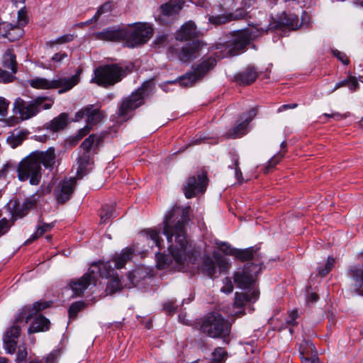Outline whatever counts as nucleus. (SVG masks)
Instances as JSON below:
<instances>
[{"label": "nucleus", "instance_id": "obj_1", "mask_svg": "<svg viewBox=\"0 0 363 363\" xmlns=\"http://www.w3.org/2000/svg\"><path fill=\"white\" fill-rule=\"evenodd\" d=\"M189 211V206L181 207L176 205L165 215L163 234L169 243V255L156 254L159 269L187 271L199 268L201 252L186 238L185 227L190 220Z\"/></svg>", "mask_w": 363, "mask_h": 363}, {"label": "nucleus", "instance_id": "obj_2", "mask_svg": "<svg viewBox=\"0 0 363 363\" xmlns=\"http://www.w3.org/2000/svg\"><path fill=\"white\" fill-rule=\"evenodd\" d=\"M255 33L254 28H247L220 38L216 44L211 48V51H213V54L209 56L204 55L199 63L192 67L198 79H203L216 67L218 60L243 52L256 37Z\"/></svg>", "mask_w": 363, "mask_h": 363}, {"label": "nucleus", "instance_id": "obj_3", "mask_svg": "<svg viewBox=\"0 0 363 363\" xmlns=\"http://www.w3.org/2000/svg\"><path fill=\"white\" fill-rule=\"evenodd\" d=\"M52 303V301H39L32 305L25 306L18 311L13 325L6 330L3 337L4 347L7 353L11 354L15 353L21 325L28 323L33 318V320L28 329L29 334L49 330L50 320L43 315L38 313L50 307Z\"/></svg>", "mask_w": 363, "mask_h": 363}, {"label": "nucleus", "instance_id": "obj_4", "mask_svg": "<svg viewBox=\"0 0 363 363\" xmlns=\"http://www.w3.org/2000/svg\"><path fill=\"white\" fill-rule=\"evenodd\" d=\"M55 162L56 155L54 147H49L46 151H34L18 164V179L21 182L29 180L31 185H38L43 174L41 164L45 169L52 170Z\"/></svg>", "mask_w": 363, "mask_h": 363}, {"label": "nucleus", "instance_id": "obj_5", "mask_svg": "<svg viewBox=\"0 0 363 363\" xmlns=\"http://www.w3.org/2000/svg\"><path fill=\"white\" fill-rule=\"evenodd\" d=\"M113 273V268L110 262H94L80 279L72 280L69 286L73 296H82L90 285H96L98 277H108Z\"/></svg>", "mask_w": 363, "mask_h": 363}, {"label": "nucleus", "instance_id": "obj_6", "mask_svg": "<svg viewBox=\"0 0 363 363\" xmlns=\"http://www.w3.org/2000/svg\"><path fill=\"white\" fill-rule=\"evenodd\" d=\"M232 324L220 313L211 312L206 314L201 320L200 331L214 339H222L225 344L230 342V334Z\"/></svg>", "mask_w": 363, "mask_h": 363}, {"label": "nucleus", "instance_id": "obj_7", "mask_svg": "<svg viewBox=\"0 0 363 363\" xmlns=\"http://www.w3.org/2000/svg\"><path fill=\"white\" fill-rule=\"evenodd\" d=\"M53 104V98L46 96H38L30 101L17 98L13 103V111L19 115L21 120H28L35 116L42 108H51Z\"/></svg>", "mask_w": 363, "mask_h": 363}, {"label": "nucleus", "instance_id": "obj_8", "mask_svg": "<svg viewBox=\"0 0 363 363\" xmlns=\"http://www.w3.org/2000/svg\"><path fill=\"white\" fill-rule=\"evenodd\" d=\"M128 67L121 63L101 65L94 69L91 82L100 86L108 88L120 82L128 74Z\"/></svg>", "mask_w": 363, "mask_h": 363}, {"label": "nucleus", "instance_id": "obj_9", "mask_svg": "<svg viewBox=\"0 0 363 363\" xmlns=\"http://www.w3.org/2000/svg\"><path fill=\"white\" fill-rule=\"evenodd\" d=\"M102 137L96 134L90 135L80 145L82 153L77 158V176L82 177L88 173L89 166L93 164L94 155L99 152Z\"/></svg>", "mask_w": 363, "mask_h": 363}, {"label": "nucleus", "instance_id": "obj_10", "mask_svg": "<svg viewBox=\"0 0 363 363\" xmlns=\"http://www.w3.org/2000/svg\"><path fill=\"white\" fill-rule=\"evenodd\" d=\"M80 70L71 77H60L52 80L35 77L28 81L30 86L38 89H60L58 94H63L72 89L79 82Z\"/></svg>", "mask_w": 363, "mask_h": 363}, {"label": "nucleus", "instance_id": "obj_11", "mask_svg": "<svg viewBox=\"0 0 363 363\" xmlns=\"http://www.w3.org/2000/svg\"><path fill=\"white\" fill-rule=\"evenodd\" d=\"M125 45L128 48H135L146 43L152 36L153 29L146 23H136L125 27Z\"/></svg>", "mask_w": 363, "mask_h": 363}, {"label": "nucleus", "instance_id": "obj_12", "mask_svg": "<svg viewBox=\"0 0 363 363\" xmlns=\"http://www.w3.org/2000/svg\"><path fill=\"white\" fill-rule=\"evenodd\" d=\"M262 270V263L247 262L242 268L234 274V282L241 289L250 288L255 281V277Z\"/></svg>", "mask_w": 363, "mask_h": 363}, {"label": "nucleus", "instance_id": "obj_13", "mask_svg": "<svg viewBox=\"0 0 363 363\" xmlns=\"http://www.w3.org/2000/svg\"><path fill=\"white\" fill-rule=\"evenodd\" d=\"M144 91L141 87L123 99L117 111V117L122 121H128L134 111L144 104Z\"/></svg>", "mask_w": 363, "mask_h": 363}, {"label": "nucleus", "instance_id": "obj_14", "mask_svg": "<svg viewBox=\"0 0 363 363\" xmlns=\"http://www.w3.org/2000/svg\"><path fill=\"white\" fill-rule=\"evenodd\" d=\"M301 25L297 15L294 13H288L283 12L278 16L277 20L271 22L267 29L262 30L263 32L268 30H281L283 28H288L289 30H295L298 29Z\"/></svg>", "mask_w": 363, "mask_h": 363}, {"label": "nucleus", "instance_id": "obj_15", "mask_svg": "<svg viewBox=\"0 0 363 363\" xmlns=\"http://www.w3.org/2000/svg\"><path fill=\"white\" fill-rule=\"evenodd\" d=\"M207 181L206 173L198 174L196 177L195 176L190 177L184 186V192L186 198L191 199L198 193L204 192Z\"/></svg>", "mask_w": 363, "mask_h": 363}, {"label": "nucleus", "instance_id": "obj_16", "mask_svg": "<svg viewBox=\"0 0 363 363\" xmlns=\"http://www.w3.org/2000/svg\"><path fill=\"white\" fill-rule=\"evenodd\" d=\"M75 185L76 180L74 178L65 179L60 183L53 192L57 203L64 204L70 199L74 193Z\"/></svg>", "mask_w": 363, "mask_h": 363}, {"label": "nucleus", "instance_id": "obj_17", "mask_svg": "<svg viewBox=\"0 0 363 363\" xmlns=\"http://www.w3.org/2000/svg\"><path fill=\"white\" fill-rule=\"evenodd\" d=\"M347 275L351 280V292L363 296V268L357 265L350 266L347 270Z\"/></svg>", "mask_w": 363, "mask_h": 363}, {"label": "nucleus", "instance_id": "obj_18", "mask_svg": "<svg viewBox=\"0 0 363 363\" xmlns=\"http://www.w3.org/2000/svg\"><path fill=\"white\" fill-rule=\"evenodd\" d=\"M94 36L96 40L120 42L125 40L126 30L125 28L109 27L102 31L94 33Z\"/></svg>", "mask_w": 363, "mask_h": 363}, {"label": "nucleus", "instance_id": "obj_19", "mask_svg": "<svg viewBox=\"0 0 363 363\" xmlns=\"http://www.w3.org/2000/svg\"><path fill=\"white\" fill-rule=\"evenodd\" d=\"M204 44L199 40H193L184 45L179 53L180 60L184 62L194 60Z\"/></svg>", "mask_w": 363, "mask_h": 363}, {"label": "nucleus", "instance_id": "obj_20", "mask_svg": "<svg viewBox=\"0 0 363 363\" xmlns=\"http://www.w3.org/2000/svg\"><path fill=\"white\" fill-rule=\"evenodd\" d=\"M258 77L257 69L254 66H248L234 77L236 83L242 86L252 84Z\"/></svg>", "mask_w": 363, "mask_h": 363}, {"label": "nucleus", "instance_id": "obj_21", "mask_svg": "<svg viewBox=\"0 0 363 363\" xmlns=\"http://www.w3.org/2000/svg\"><path fill=\"white\" fill-rule=\"evenodd\" d=\"M198 31L195 23L189 21L185 23L176 33V39L179 41H186L197 37Z\"/></svg>", "mask_w": 363, "mask_h": 363}, {"label": "nucleus", "instance_id": "obj_22", "mask_svg": "<svg viewBox=\"0 0 363 363\" xmlns=\"http://www.w3.org/2000/svg\"><path fill=\"white\" fill-rule=\"evenodd\" d=\"M36 203L34 200L26 199L22 203L17 200H15L11 207L12 216L11 218L14 217L22 218L25 216L28 211L35 206Z\"/></svg>", "mask_w": 363, "mask_h": 363}, {"label": "nucleus", "instance_id": "obj_23", "mask_svg": "<svg viewBox=\"0 0 363 363\" xmlns=\"http://www.w3.org/2000/svg\"><path fill=\"white\" fill-rule=\"evenodd\" d=\"M22 35V30L17 26H12L6 22H0V37L6 38L9 41L13 42Z\"/></svg>", "mask_w": 363, "mask_h": 363}, {"label": "nucleus", "instance_id": "obj_24", "mask_svg": "<svg viewBox=\"0 0 363 363\" xmlns=\"http://www.w3.org/2000/svg\"><path fill=\"white\" fill-rule=\"evenodd\" d=\"M134 250L131 247H126L123 249L118 255H116L112 260H108L111 262L112 267L114 269H121L125 264L132 259Z\"/></svg>", "mask_w": 363, "mask_h": 363}, {"label": "nucleus", "instance_id": "obj_25", "mask_svg": "<svg viewBox=\"0 0 363 363\" xmlns=\"http://www.w3.org/2000/svg\"><path fill=\"white\" fill-rule=\"evenodd\" d=\"M258 250L259 247L257 246L250 247L245 249H237L234 257L241 262L255 260L257 262L256 263H258L260 262L258 258Z\"/></svg>", "mask_w": 363, "mask_h": 363}, {"label": "nucleus", "instance_id": "obj_26", "mask_svg": "<svg viewBox=\"0 0 363 363\" xmlns=\"http://www.w3.org/2000/svg\"><path fill=\"white\" fill-rule=\"evenodd\" d=\"M258 296H259V292L257 291H254L251 293L236 292L235 294V301L233 303V306L235 308H242L247 303L255 302L257 300Z\"/></svg>", "mask_w": 363, "mask_h": 363}, {"label": "nucleus", "instance_id": "obj_27", "mask_svg": "<svg viewBox=\"0 0 363 363\" xmlns=\"http://www.w3.org/2000/svg\"><path fill=\"white\" fill-rule=\"evenodd\" d=\"M86 108V123L89 125H94L102 121L104 117V113L101 110L100 106L90 104Z\"/></svg>", "mask_w": 363, "mask_h": 363}, {"label": "nucleus", "instance_id": "obj_28", "mask_svg": "<svg viewBox=\"0 0 363 363\" xmlns=\"http://www.w3.org/2000/svg\"><path fill=\"white\" fill-rule=\"evenodd\" d=\"M28 134L29 131L26 129L16 128L10 133L6 141L12 148H16L21 145L23 141L27 138Z\"/></svg>", "mask_w": 363, "mask_h": 363}, {"label": "nucleus", "instance_id": "obj_29", "mask_svg": "<svg viewBox=\"0 0 363 363\" xmlns=\"http://www.w3.org/2000/svg\"><path fill=\"white\" fill-rule=\"evenodd\" d=\"M182 0H170L160 6L161 13L164 16H170L178 13L183 7Z\"/></svg>", "mask_w": 363, "mask_h": 363}, {"label": "nucleus", "instance_id": "obj_30", "mask_svg": "<svg viewBox=\"0 0 363 363\" xmlns=\"http://www.w3.org/2000/svg\"><path fill=\"white\" fill-rule=\"evenodd\" d=\"M69 115L67 113H62L54 118L47 125V128L52 132H57L63 130L68 124Z\"/></svg>", "mask_w": 363, "mask_h": 363}, {"label": "nucleus", "instance_id": "obj_31", "mask_svg": "<svg viewBox=\"0 0 363 363\" xmlns=\"http://www.w3.org/2000/svg\"><path fill=\"white\" fill-rule=\"evenodd\" d=\"M2 65L4 68L10 69L13 73L18 71V64L16 62V56L13 49H8L3 55Z\"/></svg>", "mask_w": 363, "mask_h": 363}, {"label": "nucleus", "instance_id": "obj_32", "mask_svg": "<svg viewBox=\"0 0 363 363\" xmlns=\"http://www.w3.org/2000/svg\"><path fill=\"white\" fill-rule=\"evenodd\" d=\"M248 125L242 120L235 126L229 129L225 133L224 136L226 138L235 139L245 135L247 132Z\"/></svg>", "mask_w": 363, "mask_h": 363}, {"label": "nucleus", "instance_id": "obj_33", "mask_svg": "<svg viewBox=\"0 0 363 363\" xmlns=\"http://www.w3.org/2000/svg\"><path fill=\"white\" fill-rule=\"evenodd\" d=\"M200 81L196 77L194 71L188 72L176 80L171 81L169 83H178L182 87H189L194 85L197 82Z\"/></svg>", "mask_w": 363, "mask_h": 363}, {"label": "nucleus", "instance_id": "obj_34", "mask_svg": "<svg viewBox=\"0 0 363 363\" xmlns=\"http://www.w3.org/2000/svg\"><path fill=\"white\" fill-rule=\"evenodd\" d=\"M201 270L203 274L209 278L213 277L216 273V265L215 261L209 256L205 255L203 257Z\"/></svg>", "mask_w": 363, "mask_h": 363}, {"label": "nucleus", "instance_id": "obj_35", "mask_svg": "<svg viewBox=\"0 0 363 363\" xmlns=\"http://www.w3.org/2000/svg\"><path fill=\"white\" fill-rule=\"evenodd\" d=\"M104 278L110 279V280L108 281L106 289L108 294L116 293V291H120L123 288V284L121 283V279L118 277V275L116 274L114 268L113 274Z\"/></svg>", "mask_w": 363, "mask_h": 363}, {"label": "nucleus", "instance_id": "obj_36", "mask_svg": "<svg viewBox=\"0 0 363 363\" xmlns=\"http://www.w3.org/2000/svg\"><path fill=\"white\" fill-rule=\"evenodd\" d=\"M54 227V224L43 223L40 220L38 221V225L35 232L30 236L29 239L26 241V244H29L33 240H36L45 233L50 231Z\"/></svg>", "mask_w": 363, "mask_h": 363}, {"label": "nucleus", "instance_id": "obj_37", "mask_svg": "<svg viewBox=\"0 0 363 363\" xmlns=\"http://www.w3.org/2000/svg\"><path fill=\"white\" fill-rule=\"evenodd\" d=\"M300 357L306 356H313L316 354L317 350L314 344L309 340H303L299 346Z\"/></svg>", "mask_w": 363, "mask_h": 363}, {"label": "nucleus", "instance_id": "obj_38", "mask_svg": "<svg viewBox=\"0 0 363 363\" xmlns=\"http://www.w3.org/2000/svg\"><path fill=\"white\" fill-rule=\"evenodd\" d=\"M99 216L101 223H106L111 218L115 217L114 203L103 205L100 210Z\"/></svg>", "mask_w": 363, "mask_h": 363}, {"label": "nucleus", "instance_id": "obj_39", "mask_svg": "<svg viewBox=\"0 0 363 363\" xmlns=\"http://www.w3.org/2000/svg\"><path fill=\"white\" fill-rule=\"evenodd\" d=\"M347 86L351 91H354L357 89L359 86L358 82L355 77L350 76L347 77L346 79L337 82L333 89L330 91V93L334 92L337 89Z\"/></svg>", "mask_w": 363, "mask_h": 363}, {"label": "nucleus", "instance_id": "obj_40", "mask_svg": "<svg viewBox=\"0 0 363 363\" xmlns=\"http://www.w3.org/2000/svg\"><path fill=\"white\" fill-rule=\"evenodd\" d=\"M212 354L213 359L211 363H224L228 356L225 349L220 347H216ZM192 363H198V362L194 361Z\"/></svg>", "mask_w": 363, "mask_h": 363}, {"label": "nucleus", "instance_id": "obj_41", "mask_svg": "<svg viewBox=\"0 0 363 363\" xmlns=\"http://www.w3.org/2000/svg\"><path fill=\"white\" fill-rule=\"evenodd\" d=\"M86 303L83 301H78L71 304L68 309V315L70 319L77 318V314L82 310L85 308Z\"/></svg>", "mask_w": 363, "mask_h": 363}, {"label": "nucleus", "instance_id": "obj_42", "mask_svg": "<svg viewBox=\"0 0 363 363\" xmlns=\"http://www.w3.org/2000/svg\"><path fill=\"white\" fill-rule=\"evenodd\" d=\"M143 233L146 235L147 239H150L153 241V243L155 246L159 248L161 247V242L162 240L160 238V233L153 229H147L143 231Z\"/></svg>", "mask_w": 363, "mask_h": 363}, {"label": "nucleus", "instance_id": "obj_43", "mask_svg": "<svg viewBox=\"0 0 363 363\" xmlns=\"http://www.w3.org/2000/svg\"><path fill=\"white\" fill-rule=\"evenodd\" d=\"M335 264V259L329 256L323 267L318 268V274L320 277H325L333 269Z\"/></svg>", "mask_w": 363, "mask_h": 363}, {"label": "nucleus", "instance_id": "obj_44", "mask_svg": "<svg viewBox=\"0 0 363 363\" xmlns=\"http://www.w3.org/2000/svg\"><path fill=\"white\" fill-rule=\"evenodd\" d=\"M286 152V150L284 152H279L277 155H274L270 160H269L267 165L264 169V173H268L271 169L274 168L284 157Z\"/></svg>", "mask_w": 363, "mask_h": 363}, {"label": "nucleus", "instance_id": "obj_45", "mask_svg": "<svg viewBox=\"0 0 363 363\" xmlns=\"http://www.w3.org/2000/svg\"><path fill=\"white\" fill-rule=\"evenodd\" d=\"M286 152V150L284 152H279L277 155H274L270 160H269L267 165L264 169V173H268L271 169L274 168L284 157Z\"/></svg>", "mask_w": 363, "mask_h": 363}, {"label": "nucleus", "instance_id": "obj_46", "mask_svg": "<svg viewBox=\"0 0 363 363\" xmlns=\"http://www.w3.org/2000/svg\"><path fill=\"white\" fill-rule=\"evenodd\" d=\"M208 21L212 24L221 25L230 21V18L229 17V15L211 16L208 18Z\"/></svg>", "mask_w": 363, "mask_h": 363}, {"label": "nucleus", "instance_id": "obj_47", "mask_svg": "<svg viewBox=\"0 0 363 363\" xmlns=\"http://www.w3.org/2000/svg\"><path fill=\"white\" fill-rule=\"evenodd\" d=\"M257 108H252L249 111L245 113H242L240 116V120L245 123L248 126L250 122L254 119L257 115Z\"/></svg>", "mask_w": 363, "mask_h": 363}, {"label": "nucleus", "instance_id": "obj_48", "mask_svg": "<svg viewBox=\"0 0 363 363\" xmlns=\"http://www.w3.org/2000/svg\"><path fill=\"white\" fill-rule=\"evenodd\" d=\"M15 74L16 73H13L12 71L9 72L0 68V82L4 83L13 82L16 78L14 76Z\"/></svg>", "mask_w": 363, "mask_h": 363}, {"label": "nucleus", "instance_id": "obj_49", "mask_svg": "<svg viewBox=\"0 0 363 363\" xmlns=\"http://www.w3.org/2000/svg\"><path fill=\"white\" fill-rule=\"evenodd\" d=\"M220 250L227 255H235L236 248H233L230 244L225 242H220L217 243Z\"/></svg>", "mask_w": 363, "mask_h": 363}, {"label": "nucleus", "instance_id": "obj_50", "mask_svg": "<svg viewBox=\"0 0 363 363\" xmlns=\"http://www.w3.org/2000/svg\"><path fill=\"white\" fill-rule=\"evenodd\" d=\"M111 10V4L110 2H106L98 9L97 11L94 16V18L95 20H98L101 15L107 12H110Z\"/></svg>", "mask_w": 363, "mask_h": 363}, {"label": "nucleus", "instance_id": "obj_51", "mask_svg": "<svg viewBox=\"0 0 363 363\" xmlns=\"http://www.w3.org/2000/svg\"><path fill=\"white\" fill-rule=\"evenodd\" d=\"M298 317V311L296 310H293L291 312H290L289 316L286 318L285 324L288 325L289 326H296L298 325V323L296 321Z\"/></svg>", "mask_w": 363, "mask_h": 363}, {"label": "nucleus", "instance_id": "obj_52", "mask_svg": "<svg viewBox=\"0 0 363 363\" xmlns=\"http://www.w3.org/2000/svg\"><path fill=\"white\" fill-rule=\"evenodd\" d=\"M332 52L333 55L337 57L343 65H348L350 64V60L345 52L336 49L333 50Z\"/></svg>", "mask_w": 363, "mask_h": 363}, {"label": "nucleus", "instance_id": "obj_53", "mask_svg": "<svg viewBox=\"0 0 363 363\" xmlns=\"http://www.w3.org/2000/svg\"><path fill=\"white\" fill-rule=\"evenodd\" d=\"M247 16V12L242 9H238L235 13L229 14L230 21L245 18Z\"/></svg>", "mask_w": 363, "mask_h": 363}, {"label": "nucleus", "instance_id": "obj_54", "mask_svg": "<svg viewBox=\"0 0 363 363\" xmlns=\"http://www.w3.org/2000/svg\"><path fill=\"white\" fill-rule=\"evenodd\" d=\"M9 104L10 102L6 99L0 96V115L1 116L7 115Z\"/></svg>", "mask_w": 363, "mask_h": 363}, {"label": "nucleus", "instance_id": "obj_55", "mask_svg": "<svg viewBox=\"0 0 363 363\" xmlns=\"http://www.w3.org/2000/svg\"><path fill=\"white\" fill-rule=\"evenodd\" d=\"M137 274H138V272L137 271L128 272V274H127V278L128 279L129 283L125 284V286L131 288L137 286L138 280H135Z\"/></svg>", "mask_w": 363, "mask_h": 363}, {"label": "nucleus", "instance_id": "obj_56", "mask_svg": "<svg viewBox=\"0 0 363 363\" xmlns=\"http://www.w3.org/2000/svg\"><path fill=\"white\" fill-rule=\"evenodd\" d=\"M91 128V125H89L86 123V125L80 129L78 132V134L74 137V143H78L84 136L89 133Z\"/></svg>", "mask_w": 363, "mask_h": 363}, {"label": "nucleus", "instance_id": "obj_57", "mask_svg": "<svg viewBox=\"0 0 363 363\" xmlns=\"http://www.w3.org/2000/svg\"><path fill=\"white\" fill-rule=\"evenodd\" d=\"M75 38L74 34H65L56 39L55 43L62 44L72 41Z\"/></svg>", "mask_w": 363, "mask_h": 363}, {"label": "nucleus", "instance_id": "obj_58", "mask_svg": "<svg viewBox=\"0 0 363 363\" xmlns=\"http://www.w3.org/2000/svg\"><path fill=\"white\" fill-rule=\"evenodd\" d=\"M27 355L28 352L26 348L25 347H20L17 352L16 361L18 362L25 361L26 359Z\"/></svg>", "mask_w": 363, "mask_h": 363}, {"label": "nucleus", "instance_id": "obj_59", "mask_svg": "<svg viewBox=\"0 0 363 363\" xmlns=\"http://www.w3.org/2000/svg\"><path fill=\"white\" fill-rule=\"evenodd\" d=\"M302 363H320L318 354L301 357Z\"/></svg>", "mask_w": 363, "mask_h": 363}, {"label": "nucleus", "instance_id": "obj_60", "mask_svg": "<svg viewBox=\"0 0 363 363\" xmlns=\"http://www.w3.org/2000/svg\"><path fill=\"white\" fill-rule=\"evenodd\" d=\"M216 264H218L220 271L227 269L229 267V264H228V262L224 258H223L221 257H216Z\"/></svg>", "mask_w": 363, "mask_h": 363}, {"label": "nucleus", "instance_id": "obj_61", "mask_svg": "<svg viewBox=\"0 0 363 363\" xmlns=\"http://www.w3.org/2000/svg\"><path fill=\"white\" fill-rule=\"evenodd\" d=\"M67 57V54L65 52H59L57 53H55L52 57V60L54 62L60 63L65 58Z\"/></svg>", "mask_w": 363, "mask_h": 363}, {"label": "nucleus", "instance_id": "obj_62", "mask_svg": "<svg viewBox=\"0 0 363 363\" xmlns=\"http://www.w3.org/2000/svg\"><path fill=\"white\" fill-rule=\"evenodd\" d=\"M18 21L21 24H22V23L26 24L27 23V22H28L27 15H26V11L24 9V8L21 9L18 11Z\"/></svg>", "mask_w": 363, "mask_h": 363}, {"label": "nucleus", "instance_id": "obj_63", "mask_svg": "<svg viewBox=\"0 0 363 363\" xmlns=\"http://www.w3.org/2000/svg\"><path fill=\"white\" fill-rule=\"evenodd\" d=\"M233 290V285L230 279H226L225 285L221 288V291L225 294H230Z\"/></svg>", "mask_w": 363, "mask_h": 363}, {"label": "nucleus", "instance_id": "obj_64", "mask_svg": "<svg viewBox=\"0 0 363 363\" xmlns=\"http://www.w3.org/2000/svg\"><path fill=\"white\" fill-rule=\"evenodd\" d=\"M57 358V354L55 352H51L46 357L43 359V363H54Z\"/></svg>", "mask_w": 363, "mask_h": 363}]
</instances>
